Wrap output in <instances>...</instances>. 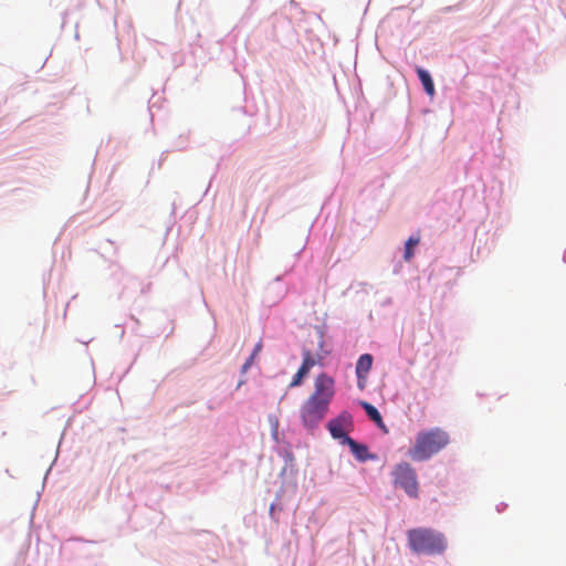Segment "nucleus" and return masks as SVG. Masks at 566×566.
<instances>
[{"instance_id":"nucleus-5","label":"nucleus","mask_w":566,"mask_h":566,"mask_svg":"<svg viewBox=\"0 0 566 566\" xmlns=\"http://www.w3.org/2000/svg\"><path fill=\"white\" fill-rule=\"evenodd\" d=\"M353 427V418L350 413L347 411H343L338 417L335 419L329 420L327 423V428L331 432V436L334 439H337L340 441L342 444L346 443V438H350L347 436V431L352 429Z\"/></svg>"},{"instance_id":"nucleus-3","label":"nucleus","mask_w":566,"mask_h":566,"mask_svg":"<svg viewBox=\"0 0 566 566\" xmlns=\"http://www.w3.org/2000/svg\"><path fill=\"white\" fill-rule=\"evenodd\" d=\"M410 549L416 554L440 555L447 549L444 535L428 527L411 528L407 532Z\"/></svg>"},{"instance_id":"nucleus-4","label":"nucleus","mask_w":566,"mask_h":566,"mask_svg":"<svg viewBox=\"0 0 566 566\" xmlns=\"http://www.w3.org/2000/svg\"><path fill=\"white\" fill-rule=\"evenodd\" d=\"M395 486L402 489L410 497L419 496V483L415 469L408 462L398 463L391 472Z\"/></svg>"},{"instance_id":"nucleus-1","label":"nucleus","mask_w":566,"mask_h":566,"mask_svg":"<svg viewBox=\"0 0 566 566\" xmlns=\"http://www.w3.org/2000/svg\"><path fill=\"white\" fill-rule=\"evenodd\" d=\"M335 396V380L325 373L314 380V391L300 407V419L305 429L313 431L324 420Z\"/></svg>"},{"instance_id":"nucleus-8","label":"nucleus","mask_w":566,"mask_h":566,"mask_svg":"<svg viewBox=\"0 0 566 566\" xmlns=\"http://www.w3.org/2000/svg\"><path fill=\"white\" fill-rule=\"evenodd\" d=\"M416 72L418 74L419 80L421 81V83L423 85L426 93L429 96H433L434 95V84H433V81H432L429 72L419 66L416 69Z\"/></svg>"},{"instance_id":"nucleus-13","label":"nucleus","mask_w":566,"mask_h":566,"mask_svg":"<svg viewBox=\"0 0 566 566\" xmlns=\"http://www.w3.org/2000/svg\"><path fill=\"white\" fill-rule=\"evenodd\" d=\"M254 359H255V356L250 355V357L245 360V363L242 366V373H245L251 367Z\"/></svg>"},{"instance_id":"nucleus-12","label":"nucleus","mask_w":566,"mask_h":566,"mask_svg":"<svg viewBox=\"0 0 566 566\" xmlns=\"http://www.w3.org/2000/svg\"><path fill=\"white\" fill-rule=\"evenodd\" d=\"M307 375V373H305L302 368H298V370L296 371V374L293 376V379L292 381L290 382L289 387L290 388H294V387H297L302 384L303 381V378Z\"/></svg>"},{"instance_id":"nucleus-10","label":"nucleus","mask_w":566,"mask_h":566,"mask_svg":"<svg viewBox=\"0 0 566 566\" xmlns=\"http://www.w3.org/2000/svg\"><path fill=\"white\" fill-rule=\"evenodd\" d=\"M322 357L315 358L312 353L307 349L303 350V361L300 368H302L305 373L308 371L317 364H319Z\"/></svg>"},{"instance_id":"nucleus-11","label":"nucleus","mask_w":566,"mask_h":566,"mask_svg":"<svg viewBox=\"0 0 566 566\" xmlns=\"http://www.w3.org/2000/svg\"><path fill=\"white\" fill-rule=\"evenodd\" d=\"M361 407L365 409L366 413L373 421H375L381 428L385 427L381 415L379 413L376 407L366 401L361 402Z\"/></svg>"},{"instance_id":"nucleus-2","label":"nucleus","mask_w":566,"mask_h":566,"mask_svg":"<svg viewBox=\"0 0 566 566\" xmlns=\"http://www.w3.org/2000/svg\"><path fill=\"white\" fill-rule=\"evenodd\" d=\"M450 442L447 431L441 428L420 431L416 436L413 446L409 449L408 455L413 461H426L444 449Z\"/></svg>"},{"instance_id":"nucleus-6","label":"nucleus","mask_w":566,"mask_h":566,"mask_svg":"<svg viewBox=\"0 0 566 566\" xmlns=\"http://www.w3.org/2000/svg\"><path fill=\"white\" fill-rule=\"evenodd\" d=\"M346 439L347 440H346L345 444H347L350 448L352 453L355 455V458L358 461L365 462L368 459L374 458L371 454H369L368 448L365 444H360L352 438H346Z\"/></svg>"},{"instance_id":"nucleus-9","label":"nucleus","mask_w":566,"mask_h":566,"mask_svg":"<svg viewBox=\"0 0 566 566\" xmlns=\"http://www.w3.org/2000/svg\"><path fill=\"white\" fill-rule=\"evenodd\" d=\"M420 242V235L415 234L411 235L405 243V253L403 260L409 262L413 258V248L417 247Z\"/></svg>"},{"instance_id":"nucleus-14","label":"nucleus","mask_w":566,"mask_h":566,"mask_svg":"<svg viewBox=\"0 0 566 566\" xmlns=\"http://www.w3.org/2000/svg\"><path fill=\"white\" fill-rule=\"evenodd\" d=\"M261 349H262V342H259L255 344L254 349L251 355L256 357L259 355V353L261 352Z\"/></svg>"},{"instance_id":"nucleus-7","label":"nucleus","mask_w":566,"mask_h":566,"mask_svg":"<svg viewBox=\"0 0 566 566\" xmlns=\"http://www.w3.org/2000/svg\"><path fill=\"white\" fill-rule=\"evenodd\" d=\"M373 366V356L370 354L361 355L356 364V376L358 380L365 379Z\"/></svg>"}]
</instances>
